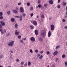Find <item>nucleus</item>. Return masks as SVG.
Wrapping results in <instances>:
<instances>
[{"instance_id": "052dcab7", "label": "nucleus", "mask_w": 67, "mask_h": 67, "mask_svg": "<svg viewBox=\"0 0 67 67\" xmlns=\"http://www.w3.org/2000/svg\"><path fill=\"white\" fill-rule=\"evenodd\" d=\"M64 28H65V29H67V26H66L65 27H64Z\"/></svg>"}, {"instance_id": "6ab92c4d", "label": "nucleus", "mask_w": 67, "mask_h": 67, "mask_svg": "<svg viewBox=\"0 0 67 67\" xmlns=\"http://www.w3.org/2000/svg\"><path fill=\"white\" fill-rule=\"evenodd\" d=\"M66 4V3L65 2H63V5H64V6H65V5Z\"/></svg>"}, {"instance_id": "e433bc0d", "label": "nucleus", "mask_w": 67, "mask_h": 67, "mask_svg": "<svg viewBox=\"0 0 67 67\" xmlns=\"http://www.w3.org/2000/svg\"><path fill=\"white\" fill-rule=\"evenodd\" d=\"M38 8H41V4H39L38 5Z\"/></svg>"}, {"instance_id": "69168bd1", "label": "nucleus", "mask_w": 67, "mask_h": 67, "mask_svg": "<svg viewBox=\"0 0 67 67\" xmlns=\"http://www.w3.org/2000/svg\"><path fill=\"white\" fill-rule=\"evenodd\" d=\"M10 52L11 53H13V51H10Z\"/></svg>"}, {"instance_id": "2f4dec72", "label": "nucleus", "mask_w": 67, "mask_h": 67, "mask_svg": "<svg viewBox=\"0 0 67 67\" xmlns=\"http://www.w3.org/2000/svg\"><path fill=\"white\" fill-rule=\"evenodd\" d=\"M60 6L59 5H58L57 6V8L58 9H60Z\"/></svg>"}, {"instance_id": "e2e57ef3", "label": "nucleus", "mask_w": 67, "mask_h": 67, "mask_svg": "<svg viewBox=\"0 0 67 67\" xmlns=\"http://www.w3.org/2000/svg\"><path fill=\"white\" fill-rule=\"evenodd\" d=\"M23 40H26V38H23Z\"/></svg>"}, {"instance_id": "864d4df0", "label": "nucleus", "mask_w": 67, "mask_h": 67, "mask_svg": "<svg viewBox=\"0 0 67 67\" xmlns=\"http://www.w3.org/2000/svg\"><path fill=\"white\" fill-rule=\"evenodd\" d=\"M40 54H38L37 55L38 57H39L40 56Z\"/></svg>"}, {"instance_id": "338daca9", "label": "nucleus", "mask_w": 67, "mask_h": 67, "mask_svg": "<svg viewBox=\"0 0 67 67\" xmlns=\"http://www.w3.org/2000/svg\"><path fill=\"white\" fill-rule=\"evenodd\" d=\"M6 7H8V5H6Z\"/></svg>"}, {"instance_id": "72a5a7b5", "label": "nucleus", "mask_w": 67, "mask_h": 67, "mask_svg": "<svg viewBox=\"0 0 67 67\" xmlns=\"http://www.w3.org/2000/svg\"><path fill=\"white\" fill-rule=\"evenodd\" d=\"M27 6H30V4L29 3H27Z\"/></svg>"}, {"instance_id": "473e14b6", "label": "nucleus", "mask_w": 67, "mask_h": 67, "mask_svg": "<svg viewBox=\"0 0 67 67\" xmlns=\"http://www.w3.org/2000/svg\"><path fill=\"white\" fill-rule=\"evenodd\" d=\"M47 55H49V52L48 51L47 52Z\"/></svg>"}, {"instance_id": "79ce46f5", "label": "nucleus", "mask_w": 67, "mask_h": 67, "mask_svg": "<svg viewBox=\"0 0 67 67\" xmlns=\"http://www.w3.org/2000/svg\"><path fill=\"white\" fill-rule=\"evenodd\" d=\"M24 66L25 67H26L27 66V63H26L25 64Z\"/></svg>"}, {"instance_id": "20e7f679", "label": "nucleus", "mask_w": 67, "mask_h": 67, "mask_svg": "<svg viewBox=\"0 0 67 67\" xmlns=\"http://www.w3.org/2000/svg\"><path fill=\"white\" fill-rule=\"evenodd\" d=\"M35 33L36 35H37L38 34V31L37 30H36L35 31Z\"/></svg>"}, {"instance_id": "f257e3e1", "label": "nucleus", "mask_w": 67, "mask_h": 67, "mask_svg": "<svg viewBox=\"0 0 67 67\" xmlns=\"http://www.w3.org/2000/svg\"><path fill=\"white\" fill-rule=\"evenodd\" d=\"M46 32L45 31L42 30L40 33V35L42 37H44L46 35Z\"/></svg>"}, {"instance_id": "a211bd4d", "label": "nucleus", "mask_w": 67, "mask_h": 67, "mask_svg": "<svg viewBox=\"0 0 67 67\" xmlns=\"http://www.w3.org/2000/svg\"><path fill=\"white\" fill-rule=\"evenodd\" d=\"M31 63L30 62H28V66H30L31 65Z\"/></svg>"}, {"instance_id": "6e6d98bb", "label": "nucleus", "mask_w": 67, "mask_h": 67, "mask_svg": "<svg viewBox=\"0 0 67 67\" xmlns=\"http://www.w3.org/2000/svg\"><path fill=\"white\" fill-rule=\"evenodd\" d=\"M60 2V0H58V3H59Z\"/></svg>"}, {"instance_id": "58836bf2", "label": "nucleus", "mask_w": 67, "mask_h": 67, "mask_svg": "<svg viewBox=\"0 0 67 67\" xmlns=\"http://www.w3.org/2000/svg\"><path fill=\"white\" fill-rule=\"evenodd\" d=\"M30 15L31 17H32V16H33V15H34V14L33 13H31Z\"/></svg>"}, {"instance_id": "412c9836", "label": "nucleus", "mask_w": 67, "mask_h": 67, "mask_svg": "<svg viewBox=\"0 0 67 67\" xmlns=\"http://www.w3.org/2000/svg\"><path fill=\"white\" fill-rule=\"evenodd\" d=\"M10 14V11H8L7 13V14L9 15Z\"/></svg>"}, {"instance_id": "774afa93", "label": "nucleus", "mask_w": 67, "mask_h": 67, "mask_svg": "<svg viewBox=\"0 0 67 67\" xmlns=\"http://www.w3.org/2000/svg\"><path fill=\"white\" fill-rule=\"evenodd\" d=\"M51 19H52V18H49V20H51Z\"/></svg>"}, {"instance_id": "9d476101", "label": "nucleus", "mask_w": 67, "mask_h": 67, "mask_svg": "<svg viewBox=\"0 0 67 67\" xmlns=\"http://www.w3.org/2000/svg\"><path fill=\"white\" fill-rule=\"evenodd\" d=\"M51 36V31H49L48 33V37H50Z\"/></svg>"}, {"instance_id": "4468645a", "label": "nucleus", "mask_w": 67, "mask_h": 67, "mask_svg": "<svg viewBox=\"0 0 67 67\" xmlns=\"http://www.w3.org/2000/svg\"><path fill=\"white\" fill-rule=\"evenodd\" d=\"M19 18H20V21H22V16L21 15H20Z\"/></svg>"}, {"instance_id": "b1692460", "label": "nucleus", "mask_w": 67, "mask_h": 67, "mask_svg": "<svg viewBox=\"0 0 67 67\" xmlns=\"http://www.w3.org/2000/svg\"><path fill=\"white\" fill-rule=\"evenodd\" d=\"M3 15V13L2 12H0V16H2Z\"/></svg>"}, {"instance_id": "3c124183", "label": "nucleus", "mask_w": 67, "mask_h": 67, "mask_svg": "<svg viewBox=\"0 0 67 67\" xmlns=\"http://www.w3.org/2000/svg\"><path fill=\"white\" fill-rule=\"evenodd\" d=\"M52 67H55V65L54 64L52 65Z\"/></svg>"}, {"instance_id": "0e129e2a", "label": "nucleus", "mask_w": 67, "mask_h": 67, "mask_svg": "<svg viewBox=\"0 0 67 67\" xmlns=\"http://www.w3.org/2000/svg\"><path fill=\"white\" fill-rule=\"evenodd\" d=\"M1 33L2 34H3L4 33V32H3V31H2L1 32Z\"/></svg>"}, {"instance_id": "f3484780", "label": "nucleus", "mask_w": 67, "mask_h": 67, "mask_svg": "<svg viewBox=\"0 0 67 67\" xmlns=\"http://www.w3.org/2000/svg\"><path fill=\"white\" fill-rule=\"evenodd\" d=\"M15 28H16V29H18L17 27H18V24H15Z\"/></svg>"}, {"instance_id": "bf43d9fd", "label": "nucleus", "mask_w": 67, "mask_h": 67, "mask_svg": "<svg viewBox=\"0 0 67 67\" xmlns=\"http://www.w3.org/2000/svg\"><path fill=\"white\" fill-rule=\"evenodd\" d=\"M0 32H2V29H0Z\"/></svg>"}, {"instance_id": "cd10ccee", "label": "nucleus", "mask_w": 67, "mask_h": 67, "mask_svg": "<svg viewBox=\"0 0 67 67\" xmlns=\"http://www.w3.org/2000/svg\"><path fill=\"white\" fill-rule=\"evenodd\" d=\"M10 34L9 33H8L6 35V36H10Z\"/></svg>"}, {"instance_id": "7c9ffc66", "label": "nucleus", "mask_w": 67, "mask_h": 67, "mask_svg": "<svg viewBox=\"0 0 67 67\" xmlns=\"http://www.w3.org/2000/svg\"><path fill=\"white\" fill-rule=\"evenodd\" d=\"M62 57V58H65V54L63 55Z\"/></svg>"}, {"instance_id": "6e6552de", "label": "nucleus", "mask_w": 67, "mask_h": 67, "mask_svg": "<svg viewBox=\"0 0 67 67\" xmlns=\"http://www.w3.org/2000/svg\"><path fill=\"white\" fill-rule=\"evenodd\" d=\"M0 23L2 26H4V25H5V23H4V22H3V21H1L0 22Z\"/></svg>"}, {"instance_id": "c85d7f7f", "label": "nucleus", "mask_w": 67, "mask_h": 67, "mask_svg": "<svg viewBox=\"0 0 67 67\" xmlns=\"http://www.w3.org/2000/svg\"><path fill=\"white\" fill-rule=\"evenodd\" d=\"M30 52L31 53H33V50L32 49L30 50Z\"/></svg>"}, {"instance_id": "c9c22d12", "label": "nucleus", "mask_w": 67, "mask_h": 67, "mask_svg": "<svg viewBox=\"0 0 67 67\" xmlns=\"http://www.w3.org/2000/svg\"><path fill=\"white\" fill-rule=\"evenodd\" d=\"M2 19H3V16H1L0 17V19L2 20Z\"/></svg>"}, {"instance_id": "680f3d73", "label": "nucleus", "mask_w": 67, "mask_h": 67, "mask_svg": "<svg viewBox=\"0 0 67 67\" xmlns=\"http://www.w3.org/2000/svg\"><path fill=\"white\" fill-rule=\"evenodd\" d=\"M16 10H19V9H18V8L16 7Z\"/></svg>"}, {"instance_id": "4be33fe9", "label": "nucleus", "mask_w": 67, "mask_h": 67, "mask_svg": "<svg viewBox=\"0 0 67 67\" xmlns=\"http://www.w3.org/2000/svg\"><path fill=\"white\" fill-rule=\"evenodd\" d=\"M43 55H41L40 56V57L39 58V59H42V58H43Z\"/></svg>"}, {"instance_id": "ea45409f", "label": "nucleus", "mask_w": 67, "mask_h": 67, "mask_svg": "<svg viewBox=\"0 0 67 67\" xmlns=\"http://www.w3.org/2000/svg\"><path fill=\"white\" fill-rule=\"evenodd\" d=\"M38 50H37V49L35 50V52H36V53H38Z\"/></svg>"}, {"instance_id": "13d9d810", "label": "nucleus", "mask_w": 67, "mask_h": 67, "mask_svg": "<svg viewBox=\"0 0 67 67\" xmlns=\"http://www.w3.org/2000/svg\"><path fill=\"white\" fill-rule=\"evenodd\" d=\"M21 3H18V5H20Z\"/></svg>"}, {"instance_id": "393cba45", "label": "nucleus", "mask_w": 67, "mask_h": 67, "mask_svg": "<svg viewBox=\"0 0 67 67\" xmlns=\"http://www.w3.org/2000/svg\"><path fill=\"white\" fill-rule=\"evenodd\" d=\"M4 57L3 55H1L0 56V58H3Z\"/></svg>"}, {"instance_id": "423d86ee", "label": "nucleus", "mask_w": 67, "mask_h": 67, "mask_svg": "<svg viewBox=\"0 0 67 67\" xmlns=\"http://www.w3.org/2000/svg\"><path fill=\"white\" fill-rule=\"evenodd\" d=\"M38 40L40 42H42V41H43V38L41 37H40L38 38Z\"/></svg>"}, {"instance_id": "9b49d317", "label": "nucleus", "mask_w": 67, "mask_h": 67, "mask_svg": "<svg viewBox=\"0 0 67 67\" xmlns=\"http://www.w3.org/2000/svg\"><path fill=\"white\" fill-rule=\"evenodd\" d=\"M33 23L35 25H36L37 24V21L35 20H34L33 21Z\"/></svg>"}, {"instance_id": "0eeeda50", "label": "nucleus", "mask_w": 67, "mask_h": 67, "mask_svg": "<svg viewBox=\"0 0 67 67\" xmlns=\"http://www.w3.org/2000/svg\"><path fill=\"white\" fill-rule=\"evenodd\" d=\"M20 12H22V13L23 12H24V9H23V7H21L20 8Z\"/></svg>"}, {"instance_id": "bb28decb", "label": "nucleus", "mask_w": 67, "mask_h": 67, "mask_svg": "<svg viewBox=\"0 0 67 67\" xmlns=\"http://www.w3.org/2000/svg\"><path fill=\"white\" fill-rule=\"evenodd\" d=\"M59 46H57L56 47V49H57V48H59Z\"/></svg>"}, {"instance_id": "aec40b11", "label": "nucleus", "mask_w": 67, "mask_h": 67, "mask_svg": "<svg viewBox=\"0 0 67 67\" xmlns=\"http://www.w3.org/2000/svg\"><path fill=\"white\" fill-rule=\"evenodd\" d=\"M11 21L12 22H14V21H15V20H14V19L13 18H12L11 19Z\"/></svg>"}, {"instance_id": "4d7b16f0", "label": "nucleus", "mask_w": 67, "mask_h": 67, "mask_svg": "<svg viewBox=\"0 0 67 67\" xmlns=\"http://www.w3.org/2000/svg\"><path fill=\"white\" fill-rule=\"evenodd\" d=\"M16 61H17V62H19V59H17L16 60Z\"/></svg>"}, {"instance_id": "2eb2a0df", "label": "nucleus", "mask_w": 67, "mask_h": 67, "mask_svg": "<svg viewBox=\"0 0 67 67\" xmlns=\"http://www.w3.org/2000/svg\"><path fill=\"white\" fill-rule=\"evenodd\" d=\"M15 34L16 35H19V32H17V30H16L15 32Z\"/></svg>"}, {"instance_id": "a878e982", "label": "nucleus", "mask_w": 67, "mask_h": 67, "mask_svg": "<svg viewBox=\"0 0 67 67\" xmlns=\"http://www.w3.org/2000/svg\"><path fill=\"white\" fill-rule=\"evenodd\" d=\"M65 66H67V61L65 62Z\"/></svg>"}, {"instance_id": "39448f33", "label": "nucleus", "mask_w": 67, "mask_h": 67, "mask_svg": "<svg viewBox=\"0 0 67 67\" xmlns=\"http://www.w3.org/2000/svg\"><path fill=\"white\" fill-rule=\"evenodd\" d=\"M51 30H54V26L53 25H52L51 26Z\"/></svg>"}, {"instance_id": "ddd939ff", "label": "nucleus", "mask_w": 67, "mask_h": 67, "mask_svg": "<svg viewBox=\"0 0 67 67\" xmlns=\"http://www.w3.org/2000/svg\"><path fill=\"white\" fill-rule=\"evenodd\" d=\"M30 29H31L32 30L34 29V26L33 25H30Z\"/></svg>"}, {"instance_id": "c756f323", "label": "nucleus", "mask_w": 67, "mask_h": 67, "mask_svg": "<svg viewBox=\"0 0 67 67\" xmlns=\"http://www.w3.org/2000/svg\"><path fill=\"white\" fill-rule=\"evenodd\" d=\"M18 38H19L20 39V38H21V36H18Z\"/></svg>"}, {"instance_id": "f03ea898", "label": "nucleus", "mask_w": 67, "mask_h": 67, "mask_svg": "<svg viewBox=\"0 0 67 67\" xmlns=\"http://www.w3.org/2000/svg\"><path fill=\"white\" fill-rule=\"evenodd\" d=\"M13 44H14V41H11V42H9L8 43V45L10 46H12L13 45Z\"/></svg>"}, {"instance_id": "49530a36", "label": "nucleus", "mask_w": 67, "mask_h": 67, "mask_svg": "<svg viewBox=\"0 0 67 67\" xmlns=\"http://www.w3.org/2000/svg\"><path fill=\"white\" fill-rule=\"evenodd\" d=\"M38 4H39V3H40V0L38 1Z\"/></svg>"}, {"instance_id": "c03bdc74", "label": "nucleus", "mask_w": 67, "mask_h": 67, "mask_svg": "<svg viewBox=\"0 0 67 67\" xmlns=\"http://www.w3.org/2000/svg\"><path fill=\"white\" fill-rule=\"evenodd\" d=\"M23 16H25L26 15L25 14H23Z\"/></svg>"}, {"instance_id": "a18cd8bd", "label": "nucleus", "mask_w": 67, "mask_h": 67, "mask_svg": "<svg viewBox=\"0 0 67 67\" xmlns=\"http://www.w3.org/2000/svg\"><path fill=\"white\" fill-rule=\"evenodd\" d=\"M47 4H44V6L45 7H46V6H47Z\"/></svg>"}, {"instance_id": "1a4fd4ad", "label": "nucleus", "mask_w": 67, "mask_h": 67, "mask_svg": "<svg viewBox=\"0 0 67 67\" xmlns=\"http://www.w3.org/2000/svg\"><path fill=\"white\" fill-rule=\"evenodd\" d=\"M57 54H58V52L57 51H55L54 53H53V54L54 56H55L56 55H57Z\"/></svg>"}, {"instance_id": "7ed1b4c3", "label": "nucleus", "mask_w": 67, "mask_h": 67, "mask_svg": "<svg viewBox=\"0 0 67 67\" xmlns=\"http://www.w3.org/2000/svg\"><path fill=\"white\" fill-rule=\"evenodd\" d=\"M30 40L32 42H34L35 41V39L33 37H32L30 38Z\"/></svg>"}, {"instance_id": "8fccbe9b", "label": "nucleus", "mask_w": 67, "mask_h": 67, "mask_svg": "<svg viewBox=\"0 0 67 67\" xmlns=\"http://www.w3.org/2000/svg\"><path fill=\"white\" fill-rule=\"evenodd\" d=\"M19 16H15L16 18H19Z\"/></svg>"}, {"instance_id": "a19ab883", "label": "nucleus", "mask_w": 67, "mask_h": 67, "mask_svg": "<svg viewBox=\"0 0 67 67\" xmlns=\"http://www.w3.org/2000/svg\"><path fill=\"white\" fill-rule=\"evenodd\" d=\"M33 9V7H31L30 8V10H32Z\"/></svg>"}, {"instance_id": "5701e85b", "label": "nucleus", "mask_w": 67, "mask_h": 67, "mask_svg": "<svg viewBox=\"0 0 67 67\" xmlns=\"http://www.w3.org/2000/svg\"><path fill=\"white\" fill-rule=\"evenodd\" d=\"M41 16L42 18H44V15H43V14Z\"/></svg>"}, {"instance_id": "dca6fc26", "label": "nucleus", "mask_w": 67, "mask_h": 67, "mask_svg": "<svg viewBox=\"0 0 67 67\" xmlns=\"http://www.w3.org/2000/svg\"><path fill=\"white\" fill-rule=\"evenodd\" d=\"M13 12H14V13H18V12L17 11L15 10H13Z\"/></svg>"}, {"instance_id": "603ef678", "label": "nucleus", "mask_w": 67, "mask_h": 67, "mask_svg": "<svg viewBox=\"0 0 67 67\" xmlns=\"http://www.w3.org/2000/svg\"><path fill=\"white\" fill-rule=\"evenodd\" d=\"M1 28H2V25L0 24V29H1Z\"/></svg>"}, {"instance_id": "09e8293b", "label": "nucleus", "mask_w": 67, "mask_h": 67, "mask_svg": "<svg viewBox=\"0 0 67 67\" xmlns=\"http://www.w3.org/2000/svg\"><path fill=\"white\" fill-rule=\"evenodd\" d=\"M58 60V58H56L55 60L56 62H57V60Z\"/></svg>"}, {"instance_id": "37998d69", "label": "nucleus", "mask_w": 67, "mask_h": 67, "mask_svg": "<svg viewBox=\"0 0 67 67\" xmlns=\"http://www.w3.org/2000/svg\"><path fill=\"white\" fill-rule=\"evenodd\" d=\"M40 53H41V54H42V53H43V52L41 51H40Z\"/></svg>"}, {"instance_id": "5fc2aeb1", "label": "nucleus", "mask_w": 67, "mask_h": 67, "mask_svg": "<svg viewBox=\"0 0 67 67\" xmlns=\"http://www.w3.org/2000/svg\"><path fill=\"white\" fill-rule=\"evenodd\" d=\"M20 42H21V43H23V40H20Z\"/></svg>"}, {"instance_id": "de8ad7c7", "label": "nucleus", "mask_w": 67, "mask_h": 67, "mask_svg": "<svg viewBox=\"0 0 67 67\" xmlns=\"http://www.w3.org/2000/svg\"><path fill=\"white\" fill-rule=\"evenodd\" d=\"M4 33H6V32H7V31L5 30V29L4 30Z\"/></svg>"}, {"instance_id": "f8f14e48", "label": "nucleus", "mask_w": 67, "mask_h": 67, "mask_svg": "<svg viewBox=\"0 0 67 67\" xmlns=\"http://www.w3.org/2000/svg\"><path fill=\"white\" fill-rule=\"evenodd\" d=\"M49 3L50 4H53V3L54 2H53V1L52 0H51L50 1H49Z\"/></svg>"}, {"instance_id": "4c0bfd02", "label": "nucleus", "mask_w": 67, "mask_h": 67, "mask_svg": "<svg viewBox=\"0 0 67 67\" xmlns=\"http://www.w3.org/2000/svg\"><path fill=\"white\" fill-rule=\"evenodd\" d=\"M62 21H63V22H65L66 21L65 20V19H63L62 20Z\"/></svg>"}, {"instance_id": "f704fd0d", "label": "nucleus", "mask_w": 67, "mask_h": 67, "mask_svg": "<svg viewBox=\"0 0 67 67\" xmlns=\"http://www.w3.org/2000/svg\"><path fill=\"white\" fill-rule=\"evenodd\" d=\"M21 65H23V64H24V62H21V63H20Z\"/></svg>"}]
</instances>
